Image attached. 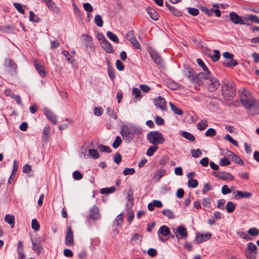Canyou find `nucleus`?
I'll use <instances>...</instances> for the list:
<instances>
[{
    "mask_svg": "<svg viewBox=\"0 0 259 259\" xmlns=\"http://www.w3.org/2000/svg\"><path fill=\"white\" fill-rule=\"evenodd\" d=\"M106 34L110 40L113 41L115 42H118V38L117 36L115 34L113 33L112 32L110 31H107Z\"/></svg>",
    "mask_w": 259,
    "mask_h": 259,
    "instance_id": "nucleus-44",
    "label": "nucleus"
},
{
    "mask_svg": "<svg viewBox=\"0 0 259 259\" xmlns=\"http://www.w3.org/2000/svg\"><path fill=\"white\" fill-rule=\"evenodd\" d=\"M122 140L119 136H117L113 143L112 146L114 148H117L121 144Z\"/></svg>",
    "mask_w": 259,
    "mask_h": 259,
    "instance_id": "nucleus-47",
    "label": "nucleus"
},
{
    "mask_svg": "<svg viewBox=\"0 0 259 259\" xmlns=\"http://www.w3.org/2000/svg\"><path fill=\"white\" fill-rule=\"evenodd\" d=\"M235 208V205L233 202L229 201L227 203L226 205V210L228 212L231 213L233 212Z\"/></svg>",
    "mask_w": 259,
    "mask_h": 259,
    "instance_id": "nucleus-49",
    "label": "nucleus"
},
{
    "mask_svg": "<svg viewBox=\"0 0 259 259\" xmlns=\"http://www.w3.org/2000/svg\"><path fill=\"white\" fill-rule=\"evenodd\" d=\"M198 185L197 180L195 179H189L188 182V186L190 188H196Z\"/></svg>",
    "mask_w": 259,
    "mask_h": 259,
    "instance_id": "nucleus-48",
    "label": "nucleus"
},
{
    "mask_svg": "<svg viewBox=\"0 0 259 259\" xmlns=\"http://www.w3.org/2000/svg\"><path fill=\"white\" fill-rule=\"evenodd\" d=\"M158 146L153 145L150 146L147 150L146 154L149 156H151L154 152L157 150Z\"/></svg>",
    "mask_w": 259,
    "mask_h": 259,
    "instance_id": "nucleus-36",
    "label": "nucleus"
},
{
    "mask_svg": "<svg viewBox=\"0 0 259 259\" xmlns=\"http://www.w3.org/2000/svg\"><path fill=\"white\" fill-rule=\"evenodd\" d=\"M211 234L209 232H207L204 235L198 233L194 240V243L199 244L203 241L208 240L211 238Z\"/></svg>",
    "mask_w": 259,
    "mask_h": 259,
    "instance_id": "nucleus-15",
    "label": "nucleus"
},
{
    "mask_svg": "<svg viewBox=\"0 0 259 259\" xmlns=\"http://www.w3.org/2000/svg\"><path fill=\"white\" fill-rule=\"evenodd\" d=\"M170 229H169V228L165 226V225H163V226H162L159 229V230L158 231V237H159V239L162 242H164V240L163 238H162L161 236H160V235L163 236H167L169 233H170Z\"/></svg>",
    "mask_w": 259,
    "mask_h": 259,
    "instance_id": "nucleus-18",
    "label": "nucleus"
},
{
    "mask_svg": "<svg viewBox=\"0 0 259 259\" xmlns=\"http://www.w3.org/2000/svg\"><path fill=\"white\" fill-rule=\"evenodd\" d=\"M168 87L171 90H176L180 87V85L173 81L168 83Z\"/></svg>",
    "mask_w": 259,
    "mask_h": 259,
    "instance_id": "nucleus-61",
    "label": "nucleus"
},
{
    "mask_svg": "<svg viewBox=\"0 0 259 259\" xmlns=\"http://www.w3.org/2000/svg\"><path fill=\"white\" fill-rule=\"evenodd\" d=\"M237 194L235 196H237V195H238L241 198H249L251 196L252 194L250 192H243V191H237L236 192Z\"/></svg>",
    "mask_w": 259,
    "mask_h": 259,
    "instance_id": "nucleus-37",
    "label": "nucleus"
},
{
    "mask_svg": "<svg viewBox=\"0 0 259 259\" xmlns=\"http://www.w3.org/2000/svg\"><path fill=\"white\" fill-rule=\"evenodd\" d=\"M245 253L257 254L256 245L252 242L248 243Z\"/></svg>",
    "mask_w": 259,
    "mask_h": 259,
    "instance_id": "nucleus-24",
    "label": "nucleus"
},
{
    "mask_svg": "<svg viewBox=\"0 0 259 259\" xmlns=\"http://www.w3.org/2000/svg\"><path fill=\"white\" fill-rule=\"evenodd\" d=\"M49 9L55 13H58L60 12L59 8L56 5L52 0H42Z\"/></svg>",
    "mask_w": 259,
    "mask_h": 259,
    "instance_id": "nucleus-21",
    "label": "nucleus"
},
{
    "mask_svg": "<svg viewBox=\"0 0 259 259\" xmlns=\"http://www.w3.org/2000/svg\"><path fill=\"white\" fill-rule=\"evenodd\" d=\"M175 234L178 239L186 238L188 236L187 230L183 226H180L177 228Z\"/></svg>",
    "mask_w": 259,
    "mask_h": 259,
    "instance_id": "nucleus-16",
    "label": "nucleus"
},
{
    "mask_svg": "<svg viewBox=\"0 0 259 259\" xmlns=\"http://www.w3.org/2000/svg\"><path fill=\"white\" fill-rule=\"evenodd\" d=\"M88 156H89L94 159L98 158L99 157L98 152L95 149H90L89 150V154H88Z\"/></svg>",
    "mask_w": 259,
    "mask_h": 259,
    "instance_id": "nucleus-42",
    "label": "nucleus"
},
{
    "mask_svg": "<svg viewBox=\"0 0 259 259\" xmlns=\"http://www.w3.org/2000/svg\"><path fill=\"white\" fill-rule=\"evenodd\" d=\"M149 53L154 62L161 67H164V62L158 53L154 50H149Z\"/></svg>",
    "mask_w": 259,
    "mask_h": 259,
    "instance_id": "nucleus-11",
    "label": "nucleus"
},
{
    "mask_svg": "<svg viewBox=\"0 0 259 259\" xmlns=\"http://www.w3.org/2000/svg\"><path fill=\"white\" fill-rule=\"evenodd\" d=\"M188 12L192 16H197L199 14V11L198 9L194 8H188Z\"/></svg>",
    "mask_w": 259,
    "mask_h": 259,
    "instance_id": "nucleus-58",
    "label": "nucleus"
},
{
    "mask_svg": "<svg viewBox=\"0 0 259 259\" xmlns=\"http://www.w3.org/2000/svg\"><path fill=\"white\" fill-rule=\"evenodd\" d=\"M81 38L83 44L85 45L86 48H89L91 49H94V45L91 36L87 34H82L81 36Z\"/></svg>",
    "mask_w": 259,
    "mask_h": 259,
    "instance_id": "nucleus-12",
    "label": "nucleus"
},
{
    "mask_svg": "<svg viewBox=\"0 0 259 259\" xmlns=\"http://www.w3.org/2000/svg\"><path fill=\"white\" fill-rule=\"evenodd\" d=\"M65 245L69 247L73 246L74 244L73 233L71 226H68L65 235Z\"/></svg>",
    "mask_w": 259,
    "mask_h": 259,
    "instance_id": "nucleus-6",
    "label": "nucleus"
},
{
    "mask_svg": "<svg viewBox=\"0 0 259 259\" xmlns=\"http://www.w3.org/2000/svg\"><path fill=\"white\" fill-rule=\"evenodd\" d=\"M184 75L187 77L192 82L195 77V73L193 69L188 66L184 67L183 70Z\"/></svg>",
    "mask_w": 259,
    "mask_h": 259,
    "instance_id": "nucleus-14",
    "label": "nucleus"
},
{
    "mask_svg": "<svg viewBox=\"0 0 259 259\" xmlns=\"http://www.w3.org/2000/svg\"><path fill=\"white\" fill-rule=\"evenodd\" d=\"M154 102L155 106H158L162 110H166L167 109L165 99L159 96L154 99Z\"/></svg>",
    "mask_w": 259,
    "mask_h": 259,
    "instance_id": "nucleus-17",
    "label": "nucleus"
},
{
    "mask_svg": "<svg viewBox=\"0 0 259 259\" xmlns=\"http://www.w3.org/2000/svg\"><path fill=\"white\" fill-rule=\"evenodd\" d=\"M5 66L7 71L11 75H14L17 72V65L11 59H8L5 61Z\"/></svg>",
    "mask_w": 259,
    "mask_h": 259,
    "instance_id": "nucleus-7",
    "label": "nucleus"
},
{
    "mask_svg": "<svg viewBox=\"0 0 259 259\" xmlns=\"http://www.w3.org/2000/svg\"><path fill=\"white\" fill-rule=\"evenodd\" d=\"M222 91L223 96L227 100H232L236 94V87L232 82H223L222 85Z\"/></svg>",
    "mask_w": 259,
    "mask_h": 259,
    "instance_id": "nucleus-3",
    "label": "nucleus"
},
{
    "mask_svg": "<svg viewBox=\"0 0 259 259\" xmlns=\"http://www.w3.org/2000/svg\"><path fill=\"white\" fill-rule=\"evenodd\" d=\"M51 132V127L49 125H46L43 131L42 138L44 140L47 141L50 138Z\"/></svg>",
    "mask_w": 259,
    "mask_h": 259,
    "instance_id": "nucleus-27",
    "label": "nucleus"
},
{
    "mask_svg": "<svg viewBox=\"0 0 259 259\" xmlns=\"http://www.w3.org/2000/svg\"><path fill=\"white\" fill-rule=\"evenodd\" d=\"M121 159L122 156L121 154H119V153H117L114 155L113 160L114 162H115L117 164H119L121 161Z\"/></svg>",
    "mask_w": 259,
    "mask_h": 259,
    "instance_id": "nucleus-64",
    "label": "nucleus"
},
{
    "mask_svg": "<svg viewBox=\"0 0 259 259\" xmlns=\"http://www.w3.org/2000/svg\"><path fill=\"white\" fill-rule=\"evenodd\" d=\"M247 233L251 236H256L259 234V230L256 228H251L248 230Z\"/></svg>",
    "mask_w": 259,
    "mask_h": 259,
    "instance_id": "nucleus-50",
    "label": "nucleus"
},
{
    "mask_svg": "<svg viewBox=\"0 0 259 259\" xmlns=\"http://www.w3.org/2000/svg\"><path fill=\"white\" fill-rule=\"evenodd\" d=\"M101 45L103 49L107 52L110 53H113L114 51L111 44L106 39L104 42H102Z\"/></svg>",
    "mask_w": 259,
    "mask_h": 259,
    "instance_id": "nucleus-26",
    "label": "nucleus"
},
{
    "mask_svg": "<svg viewBox=\"0 0 259 259\" xmlns=\"http://www.w3.org/2000/svg\"><path fill=\"white\" fill-rule=\"evenodd\" d=\"M165 170L164 169H158L156 171L155 179L157 181L159 180L160 178L165 174Z\"/></svg>",
    "mask_w": 259,
    "mask_h": 259,
    "instance_id": "nucleus-45",
    "label": "nucleus"
},
{
    "mask_svg": "<svg viewBox=\"0 0 259 259\" xmlns=\"http://www.w3.org/2000/svg\"><path fill=\"white\" fill-rule=\"evenodd\" d=\"M248 21L259 23V17L256 15L250 14L248 15L247 17H245V22L247 23Z\"/></svg>",
    "mask_w": 259,
    "mask_h": 259,
    "instance_id": "nucleus-29",
    "label": "nucleus"
},
{
    "mask_svg": "<svg viewBox=\"0 0 259 259\" xmlns=\"http://www.w3.org/2000/svg\"><path fill=\"white\" fill-rule=\"evenodd\" d=\"M207 79V89L209 92H213L215 91L220 86V82L218 78L209 74Z\"/></svg>",
    "mask_w": 259,
    "mask_h": 259,
    "instance_id": "nucleus-5",
    "label": "nucleus"
},
{
    "mask_svg": "<svg viewBox=\"0 0 259 259\" xmlns=\"http://www.w3.org/2000/svg\"><path fill=\"white\" fill-rule=\"evenodd\" d=\"M116 188L115 187H111L108 188H102L100 190V193L102 194H108L115 192Z\"/></svg>",
    "mask_w": 259,
    "mask_h": 259,
    "instance_id": "nucleus-31",
    "label": "nucleus"
},
{
    "mask_svg": "<svg viewBox=\"0 0 259 259\" xmlns=\"http://www.w3.org/2000/svg\"><path fill=\"white\" fill-rule=\"evenodd\" d=\"M29 19L30 21L34 22H38L39 21V18L38 17L34 14V13L32 11L29 12Z\"/></svg>",
    "mask_w": 259,
    "mask_h": 259,
    "instance_id": "nucleus-40",
    "label": "nucleus"
},
{
    "mask_svg": "<svg viewBox=\"0 0 259 259\" xmlns=\"http://www.w3.org/2000/svg\"><path fill=\"white\" fill-rule=\"evenodd\" d=\"M134 217V213L132 209H128L127 213V220L130 223H131L132 221L133 220Z\"/></svg>",
    "mask_w": 259,
    "mask_h": 259,
    "instance_id": "nucleus-59",
    "label": "nucleus"
},
{
    "mask_svg": "<svg viewBox=\"0 0 259 259\" xmlns=\"http://www.w3.org/2000/svg\"><path fill=\"white\" fill-rule=\"evenodd\" d=\"M162 214L170 219L175 218L174 213L170 209H164L162 211Z\"/></svg>",
    "mask_w": 259,
    "mask_h": 259,
    "instance_id": "nucleus-33",
    "label": "nucleus"
},
{
    "mask_svg": "<svg viewBox=\"0 0 259 259\" xmlns=\"http://www.w3.org/2000/svg\"><path fill=\"white\" fill-rule=\"evenodd\" d=\"M208 75L209 74L200 72L196 75H195L192 83L196 84L198 85V86H202L203 84L204 80H207Z\"/></svg>",
    "mask_w": 259,
    "mask_h": 259,
    "instance_id": "nucleus-9",
    "label": "nucleus"
},
{
    "mask_svg": "<svg viewBox=\"0 0 259 259\" xmlns=\"http://www.w3.org/2000/svg\"><path fill=\"white\" fill-rule=\"evenodd\" d=\"M147 139L150 143L153 145L161 144L164 142L162 134L158 131L150 132L147 135Z\"/></svg>",
    "mask_w": 259,
    "mask_h": 259,
    "instance_id": "nucleus-4",
    "label": "nucleus"
},
{
    "mask_svg": "<svg viewBox=\"0 0 259 259\" xmlns=\"http://www.w3.org/2000/svg\"><path fill=\"white\" fill-rule=\"evenodd\" d=\"M13 5L19 13L22 14H24V11L22 8V5L20 4L14 3L13 4Z\"/></svg>",
    "mask_w": 259,
    "mask_h": 259,
    "instance_id": "nucleus-63",
    "label": "nucleus"
},
{
    "mask_svg": "<svg viewBox=\"0 0 259 259\" xmlns=\"http://www.w3.org/2000/svg\"><path fill=\"white\" fill-rule=\"evenodd\" d=\"M6 222L11 225V228H13L15 225V217L13 215L7 214L4 219Z\"/></svg>",
    "mask_w": 259,
    "mask_h": 259,
    "instance_id": "nucleus-28",
    "label": "nucleus"
},
{
    "mask_svg": "<svg viewBox=\"0 0 259 259\" xmlns=\"http://www.w3.org/2000/svg\"><path fill=\"white\" fill-rule=\"evenodd\" d=\"M126 38L129 40L134 47L137 49H141V45L138 42L133 31H128L125 35Z\"/></svg>",
    "mask_w": 259,
    "mask_h": 259,
    "instance_id": "nucleus-10",
    "label": "nucleus"
},
{
    "mask_svg": "<svg viewBox=\"0 0 259 259\" xmlns=\"http://www.w3.org/2000/svg\"><path fill=\"white\" fill-rule=\"evenodd\" d=\"M182 136L190 141H193L195 139V137L192 134L187 132H183L182 133Z\"/></svg>",
    "mask_w": 259,
    "mask_h": 259,
    "instance_id": "nucleus-39",
    "label": "nucleus"
},
{
    "mask_svg": "<svg viewBox=\"0 0 259 259\" xmlns=\"http://www.w3.org/2000/svg\"><path fill=\"white\" fill-rule=\"evenodd\" d=\"M32 248L34 251H35L38 255H39L40 252L42 250V247L41 245H39L36 243L34 242L33 240H32Z\"/></svg>",
    "mask_w": 259,
    "mask_h": 259,
    "instance_id": "nucleus-35",
    "label": "nucleus"
},
{
    "mask_svg": "<svg viewBox=\"0 0 259 259\" xmlns=\"http://www.w3.org/2000/svg\"><path fill=\"white\" fill-rule=\"evenodd\" d=\"M147 13L149 15L150 18L154 20H157L159 18V15L156 11L152 8L148 7L147 8Z\"/></svg>",
    "mask_w": 259,
    "mask_h": 259,
    "instance_id": "nucleus-25",
    "label": "nucleus"
},
{
    "mask_svg": "<svg viewBox=\"0 0 259 259\" xmlns=\"http://www.w3.org/2000/svg\"><path fill=\"white\" fill-rule=\"evenodd\" d=\"M217 134L215 130L212 128L208 129L205 133V135L206 137H212L214 136Z\"/></svg>",
    "mask_w": 259,
    "mask_h": 259,
    "instance_id": "nucleus-51",
    "label": "nucleus"
},
{
    "mask_svg": "<svg viewBox=\"0 0 259 259\" xmlns=\"http://www.w3.org/2000/svg\"><path fill=\"white\" fill-rule=\"evenodd\" d=\"M211 198L210 197L204 198L202 200V205L205 207L209 208L211 202Z\"/></svg>",
    "mask_w": 259,
    "mask_h": 259,
    "instance_id": "nucleus-46",
    "label": "nucleus"
},
{
    "mask_svg": "<svg viewBox=\"0 0 259 259\" xmlns=\"http://www.w3.org/2000/svg\"><path fill=\"white\" fill-rule=\"evenodd\" d=\"M228 156L231 157L232 160L234 162L241 165L244 164V161L233 152L229 151Z\"/></svg>",
    "mask_w": 259,
    "mask_h": 259,
    "instance_id": "nucleus-23",
    "label": "nucleus"
},
{
    "mask_svg": "<svg viewBox=\"0 0 259 259\" xmlns=\"http://www.w3.org/2000/svg\"><path fill=\"white\" fill-rule=\"evenodd\" d=\"M208 126L207 121L206 120H201L197 124V128L200 131H202L206 127Z\"/></svg>",
    "mask_w": 259,
    "mask_h": 259,
    "instance_id": "nucleus-38",
    "label": "nucleus"
},
{
    "mask_svg": "<svg viewBox=\"0 0 259 259\" xmlns=\"http://www.w3.org/2000/svg\"><path fill=\"white\" fill-rule=\"evenodd\" d=\"M169 105L170 106L171 109L172 111L176 114L181 115L183 114V111L177 107L174 104L172 103H169Z\"/></svg>",
    "mask_w": 259,
    "mask_h": 259,
    "instance_id": "nucleus-34",
    "label": "nucleus"
},
{
    "mask_svg": "<svg viewBox=\"0 0 259 259\" xmlns=\"http://www.w3.org/2000/svg\"><path fill=\"white\" fill-rule=\"evenodd\" d=\"M192 155L194 158H197L202 154V152L199 149L191 150Z\"/></svg>",
    "mask_w": 259,
    "mask_h": 259,
    "instance_id": "nucleus-60",
    "label": "nucleus"
},
{
    "mask_svg": "<svg viewBox=\"0 0 259 259\" xmlns=\"http://www.w3.org/2000/svg\"><path fill=\"white\" fill-rule=\"evenodd\" d=\"M213 52L214 55L211 56L210 57L212 61L216 62L219 60L220 58V53L219 50H214Z\"/></svg>",
    "mask_w": 259,
    "mask_h": 259,
    "instance_id": "nucleus-54",
    "label": "nucleus"
},
{
    "mask_svg": "<svg viewBox=\"0 0 259 259\" xmlns=\"http://www.w3.org/2000/svg\"><path fill=\"white\" fill-rule=\"evenodd\" d=\"M214 176L224 181L233 180L234 179V177L230 173L225 171L216 172L214 173Z\"/></svg>",
    "mask_w": 259,
    "mask_h": 259,
    "instance_id": "nucleus-13",
    "label": "nucleus"
},
{
    "mask_svg": "<svg viewBox=\"0 0 259 259\" xmlns=\"http://www.w3.org/2000/svg\"><path fill=\"white\" fill-rule=\"evenodd\" d=\"M99 149L102 152L110 153L112 151V150L109 147L103 145H100L99 146Z\"/></svg>",
    "mask_w": 259,
    "mask_h": 259,
    "instance_id": "nucleus-55",
    "label": "nucleus"
},
{
    "mask_svg": "<svg viewBox=\"0 0 259 259\" xmlns=\"http://www.w3.org/2000/svg\"><path fill=\"white\" fill-rule=\"evenodd\" d=\"M3 31L6 33L13 32L15 30V28L13 25H6L2 28Z\"/></svg>",
    "mask_w": 259,
    "mask_h": 259,
    "instance_id": "nucleus-53",
    "label": "nucleus"
},
{
    "mask_svg": "<svg viewBox=\"0 0 259 259\" xmlns=\"http://www.w3.org/2000/svg\"><path fill=\"white\" fill-rule=\"evenodd\" d=\"M197 62L198 64L202 68L203 70L204 71L203 73L207 74H210V71L208 69L207 67L206 66V65H205V64L201 59H197Z\"/></svg>",
    "mask_w": 259,
    "mask_h": 259,
    "instance_id": "nucleus-32",
    "label": "nucleus"
},
{
    "mask_svg": "<svg viewBox=\"0 0 259 259\" xmlns=\"http://www.w3.org/2000/svg\"><path fill=\"white\" fill-rule=\"evenodd\" d=\"M107 112L108 115H109L110 117H112L114 119H117V116L113 110H112L109 107H108L107 109Z\"/></svg>",
    "mask_w": 259,
    "mask_h": 259,
    "instance_id": "nucleus-62",
    "label": "nucleus"
},
{
    "mask_svg": "<svg viewBox=\"0 0 259 259\" xmlns=\"http://www.w3.org/2000/svg\"><path fill=\"white\" fill-rule=\"evenodd\" d=\"M224 139L226 140H228L231 143H232L233 145H234L235 147H238V144L236 141L234 140L231 136H230L229 135H227L225 137Z\"/></svg>",
    "mask_w": 259,
    "mask_h": 259,
    "instance_id": "nucleus-52",
    "label": "nucleus"
},
{
    "mask_svg": "<svg viewBox=\"0 0 259 259\" xmlns=\"http://www.w3.org/2000/svg\"><path fill=\"white\" fill-rule=\"evenodd\" d=\"M44 113L47 117L49 120H50L52 123L56 124L57 123L56 116L49 109L45 108L44 109Z\"/></svg>",
    "mask_w": 259,
    "mask_h": 259,
    "instance_id": "nucleus-22",
    "label": "nucleus"
},
{
    "mask_svg": "<svg viewBox=\"0 0 259 259\" xmlns=\"http://www.w3.org/2000/svg\"><path fill=\"white\" fill-rule=\"evenodd\" d=\"M34 65L35 67V69L36 70L37 72L39 73V74L44 77L46 75V72L45 71V68L44 66L40 64L36 60H34Z\"/></svg>",
    "mask_w": 259,
    "mask_h": 259,
    "instance_id": "nucleus-20",
    "label": "nucleus"
},
{
    "mask_svg": "<svg viewBox=\"0 0 259 259\" xmlns=\"http://www.w3.org/2000/svg\"><path fill=\"white\" fill-rule=\"evenodd\" d=\"M239 93L241 103L250 113L253 115L259 114V106L248 91L243 89Z\"/></svg>",
    "mask_w": 259,
    "mask_h": 259,
    "instance_id": "nucleus-1",
    "label": "nucleus"
},
{
    "mask_svg": "<svg viewBox=\"0 0 259 259\" xmlns=\"http://www.w3.org/2000/svg\"><path fill=\"white\" fill-rule=\"evenodd\" d=\"M229 16L231 21L235 24H240L249 25V24L245 22V17H241L235 12H230Z\"/></svg>",
    "mask_w": 259,
    "mask_h": 259,
    "instance_id": "nucleus-8",
    "label": "nucleus"
},
{
    "mask_svg": "<svg viewBox=\"0 0 259 259\" xmlns=\"http://www.w3.org/2000/svg\"><path fill=\"white\" fill-rule=\"evenodd\" d=\"M100 216L99 208L96 205L94 206L90 210L89 219L95 221L99 219Z\"/></svg>",
    "mask_w": 259,
    "mask_h": 259,
    "instance_id": "nucleus-19",
    "label": "nucleus"
},
{
    "mask_svg": "<svg viewBox=\"0 0 259 259\" xmlns=\"http://www.w3.org/2000/svg\"><path fill=\"white\" fill-rule=\"evenodd\" d=\"M132 93L135 96L134 101L136 102L137 100H140L142 97V95L140 89L134 88L133 89Z\"/></svg>",
    "mask_w": 259,
    "mask_h": 259,
    "instance_id": "nucleus-30",
    "label": "nucleus"
},
{
    "mask_svg": "<svg viewBox=\"0 0 259 259\" xmlns=\"http://www.w3.org/2000/svg\"><path fill=\"white\" fill-rule=\"evenodd\" d=\"M31 226L32 229L35 231H38L39 230L40 225L37 221L35 219H33L32 220Z\"/></svg>",
    "mask_w": 259,
    "mask_h": 259,
    "instance_id": "nucleus-57",
    "label": "nucleus"
},
{
    "mask_svg": "<svg viewBox=\"0 0 259 259\" xmlns=\"http://www.w3.org/2000/svg\"><path fill=\"white\" fill-rule=\"evenodd\" d=\"M223 64L226 67H232L236 66L238 64V62L236 60L231 59V61L228 62H224Z\"/></svg>",
    "mask_w": 259,
    "mask_h": 259,
    "instance_id": "nucleus-41",
    "label": "nucleus"
},
{
    "mask_svg": "<svg viewBox=\"0 0 259 259\" xmlns=\"http://www.w3.org/2000/svg\"><path fill=\"white\" fill-rule=\"evenodd\" d=\"M142 132V129L140 127L133 125H123L121 130V135L124 140L128 142L132 141L135 134L139 135Z\"/></svg>",
    "mask_w": 259,
    "mask_h": 259,
    "instance_id": "nucleus-2",
    "label": "nucleus"
},
{
    "mask_svg": "<svg viewBox=\"0 0 259 259\" xmlns=\"http://www.w3.org/2000/svg\"><path fill=\"white\" fill-rule=\"evenodd\" d=\"M231 163L230 161L226 157H223L221 159L220 162V165L222 166L229 165Z\"/></svg>",
    "mask_w": 259,
    "mask_h": 259,
    "instance_id": "nucleus-56",
    "label": "nucleus"
},
{
    "mask_svg": "<svg viewBox=\"0 0 259 259\" xmlns=\"http://www.w3.org/2000/svg\"><path fill=\"white\" fill-rule=\"evenodd\" d=\"M95 23L99 27H102L103 25V21L101 16L99 15H97L95 17Z\"/></svg>",
    "mask_w": 259,
    "mask_h": 259,
    "instance_id": "nucleus-43",
    "label": "nucleus"
}]
</instances>
